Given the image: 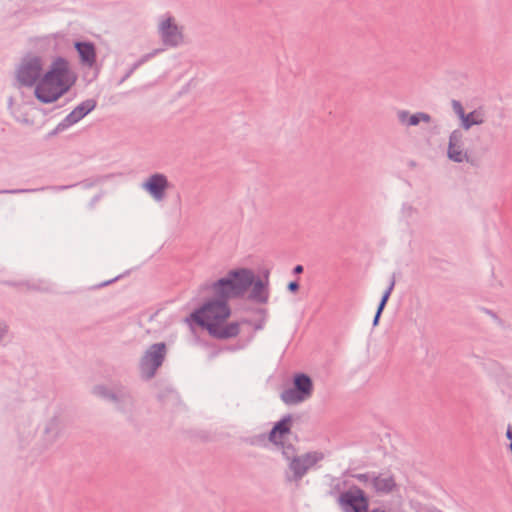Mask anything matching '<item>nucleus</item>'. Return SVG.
Here are the masks:
<instances>
[{"instance_id": "1", "label": "nucleus", "mask_w": 512, "mask_h": 512, "mask_svg": "<svg viewBox=\"0 0 512 512\" xmlns=\"http://www.w3.org/2000/svg\"><path fill=\"white\" fill-rule=\"evenodd\" d=\"M231 309L226 301L215 299L207 301L191 314V319L205 328L209 335L220 340L235 338L240 333V322H228Z\"/></svg>"}, {"instance_id": "2", "label": "nucleus", "mask_w": 512, "mask_h": 512, "mask_svg": "<svg viewBox=\"0 0 512 512\" xmlns=\"http://www.w3.org/2000/svg\"><path fill=\"white\" fill-rule=\"evenodd\" d=\"M74 82L68 61L58 57L37 83L35 96L43 103H52L67 93Z\"/></svg>"}, {"instance_id": "3", "label": "nucleus", "mask_w": 512, "mask_h": 512, "mask_svg": "<svg viewBox=\"0 0 512 512\" xmlns=\"http://www.w3.org/2000/svg\"><path fill=\"white\" fill-rule=\"evenodd\" d=\"M255 279L254 273L246 268L230 270L223 278L210 284L213 295L228 303L229 299L245 295Z\"/></svg>"}, {"instance_id": "4", "label": "nucleus", "mask_w": 512, "mask_h": 512, "mask_svg": "<svg viewBox=\"0 0 512 512\" xmlns=\"http://www.w3.org/2000/svg\"><path fill=\"white\" fill-rule=\"evenodd\" d=\"M283 455L289 460V469L293 473L288 479L295 482H299L312 467L324 459V454L320 451L296 456L295 449L291 445L283 449Z\"/></svg>"}, {"instance_id": "5", "label": "nucleus", "mask_w": 512, "mask_h": 512, "mask_svg": "<svg viewBox=\"0 0 512 512\" xmlns=\"http://www.w3.org/2000/svg\"><path fill=\"white\" fill-rule=\"evenodd\" d=\"M166 356V345L156 343L151 345L140 361L141 373L147 379L155 376L157 369L162 365Z\"/></svg>"}, {"instance_id": "6", "label": "nucleus", "mask_w": 512, "mask_h": 512, "mask_svg": "<svg viewBox=\"0 0 512 512\" xmlns=\"http://www.w3.org/2000/svg\"><path fill=\"white\" fill-rule=\"evenodd\" d=\"M42 70L43 61L41 57L26 56L17 70V79L22 85L31 87L41 79Z\"/></svg>"}, {"instance_id": "7", "label": "nucleus", "mask_w": 512, "mask_h": 512, "mask_svg": "<svg viewBox=\"0 0 512 512\" xmlns=\"http://www.w3.org/2000/svg\"><path fill=\"white\" fill-rule=\"evenodd\" d=\"M158 33L165 46L177 47L184 42L183 27L177 25L175 18L170 15L160 19Z\"/></svg>"}, {"instance_id": "8", "label": "nucleus", "mask_w": 512, "mask_h": 512, "mask_svg": "<svg viewBox=\"0 0 512 512\" xmlns=\"http://www.w3.org/2000/svg\"><path fill=\"white\" fill-rule=\"evenodd\" d=\"M355 478L364 485L371 487L377 494H389L397 488L394 476L388 473L357 474Z\"/></svg>"}, {"instance_id": "9", "label": "nucleus", "mask_w": 512, "mask_h": 512, "mask_svg": "<svg viewBox=\"0 0 512 512\" xmlns=\"http://www.w3.org/2000/svg\"><path fill=\"white\" fill-rule=\"evenodd\" d=\"M313 384L305 374H298L294 378V388L285 390L281 398L287 404H295L309 398L312 394Z\"/></svg>"}, {"instance_id": "10", "label": "nucleus", "mask_w": 512, "mask_h": 512, "mask_svg": "<svg viewBox=\"0 0 512 512\" xmlns=\"http://www.w3.org/2000/svg\"><path fill=\"white\" fill-rule=\"evenodd\" d=\"M452 109L460 119V125L464 130H469L475 125H482L486 121L484 108L478 107L469 113H465L464 107L458 100H452Z\"/></svg>"}, {"instance_id": "11", "label": "nucleus", "mask_w": 512, "mask_h": 512, "mask_svg": "<svg viewBox=\"0 0 512 512\" xmlns=\"http://www.w3.org/2000/svg\"><path fill=\"white\" fill-rule=\"evenodd\" d=\"M145 189L156 201H162L166 197V191L170 187L167 177L161 173L151 175L142 184Z\"/></svg>"}, {"instance_id": "12", "label": "nucleus", "mask_w": 512, "mask_h": 512, "mask_svg": "<svg viewBox=\"0 0 512 512\" xmlns=\"http://www.w3.org/2000/svg\"><path fill=\"white\" fill-rule=\"evenodd\" d=\"M339 502L342 506L351 508L353 512H368V500L359 488L343 492L339 497Z\"/></svg>"}, {"instance_id": "13", "label": "nucleus", "mask_w": 512, "mask_h": 512, "mask_svg": "<svg viewBox=\"0 0 512 512\" xmlns=\"http://www.w3.org/2000/svg\"><path fill=\"white\" fill-rule=\"evenodd\" d=\"M463 133L460 130H454L449 137L448 157L454 162H463L468 160V154L464 149Z\"/></svg>"}, {"instance_id": "14", "label": "nucleus", "mask_w": 512, "mask_h": 512, "mask_svg": "<svg viewBox=\"0 0 512 512\" xmlns=\"http://www.w3.org/2000/svg\"><path fill=\"white\" fill-rule=\"evenodd\" d=\"M292 416L287 415L275 424L269 434V440L276 445H283L284 439L291 433Z\"/></svg>"}, {"instance_id": "15", "label": "nucleus", "mask_w": 512, "mask_h": 512, "mask_svg": "<svg viewBox=\"0 0 512 512\" xmlns=\"http://www.w3.org/2000/svg\"><path fill=\"white\" fill-rule=\"evenodd\" d=\"M96 107V101L93 99L86 100L79 104L71 113H69L66 118L61 123L62 127H69L82 118H84L89 112H91Z\"/></svg>"}, {"instance_id": "16", "label": "nucleus", "mask_w": 512, "mask_h": 512, "mask_svg": "<svg viewBox=\"0 0 512 512\" xmlns=\"http://www.w3.org/2000/svg\"><path fill=\"white\" fill-rule=\"evenodd\" d=\"M75 48L79 54L81 64L89 68L96 63V50L93 43L76 42Z\"/></svg>"}, {"instance_id": "17", "label": "nucleus", "mask_w": 512, "mask_h": 512, "mask_svg": "<svg viewBox=\"0 0 512 512\" xmlns=\"http://www.w3.org/2000/svg\"><path fill=\"white\" fill-rule=\"evenodd\" d=\"M397 118H398L400 124H402L405 127L417 126L421 122H424L427 124L431 122V116L424 112L410 114L406 110H400L397 112Z\"/></svg>"}, {"instance_id": "18", "label": "nucleus", "mask_w": 512, "mask_h": 512, "mask_svg": "<svg viewBox=\"0 0 512 512\" xmlns=\"http://www.w3.org/2000/svg\"><path fill=\"white\" fill-rule=\"evenodd\" d=\"M252 290L250 293V299L258 302V303H265L268 300V290L266 285L261 281H253L252 283Z\"/></svg>"}, {"instance_id": "19", "label": "nucleus", "mask_w": 512, "mask_h": 512, "mask_svg": "<svg viewBox=\"0 0 512 512\" xmlns=\"http://www.w3.org/2000/svg\"><path fill=\"white\" fill-rule=\"evenodd\" d=\"M394 285H395V280H394V278H392V280H391L387 290L383 294L382 299L380 301L378 310H377L375 318H374V322H373L374 325H377L378 320L380 318V315H381V313H382V311H383V309H384V307H385V305H386V303H387V301H388V299H389V297H390V295H391V293H392V291L394 289Z\"/></svg>"}, {"instance_id": "20", "label": "nucleus", "mask_w": 512, "mask_h": 512, "mask_svg": "<svg viewBox=\"0 0 512 512\" xmlns=\"http://www.w3.org/2000/svg\"><path fill=\"white\" fill-rule=\"evenodd\" d=\"M94 392L101 397H105L114 401L119 400L121 397H124V394L118 396L115 393L108 392L107 389L103 386L95 387Z\"/></svg>"}, {"instance_id": "21", "label": "nucleus", "mask_w": 512, "mask_h": 512, "mask_svg": "<svg viewBox=\"0 0 512 512\" xmlns=\"http://www.w3.org/2000/svg\"><path fill=\"white\" fill-rule=\"evenodd\" d=\"M288 289L292 292H296L299 289V284L297 282H290Z\"/></svg>"}, {"instance_id": "22", "label": "nucleus", "mask_w": 512, "mask_h": 512, "mask_svg": "<svg viewBox=\"0 0 512 512\" xmlns=\"http://www.w3.org/2000/svg\"><path fill=\"white\" fill-rule=\"evenodd\" d=\"M293 271H294L295 274H300V273L303 272V266L302 265H297V266L294 267Z\"/></svg>"}, {"instance_id": "23", "label": "nucleus", "mask_w": 512, "mask_h": 512, "mask_svg": "<svg viewBox=\"0 0 512 512\" xmlns=\"http://www.w3.org/2000/svg\"><path fill=\"white\" fill-rule=\"evenodd\" d=\"M507 437H508V439H510V440H511V442H512V429H511L510 427H509V428H508V430H507Z\"/></svg>"}, {"instance_id": "24", "label": "nucleus", "mask_w": 512, "mask_h": 512, "mask_svg": "<svg viewBox=\"0 0 512 512\" xmlns=\"http://www.w3.org/2000/svg\"><path fill=\"white\" fill-rule=\"evenodd\" d=\"M6 332V328L5 327H2L0 325V339L2 338L3 334Z\"/></svg>"}]
</instances>
